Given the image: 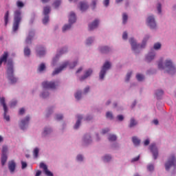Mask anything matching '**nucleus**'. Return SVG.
<instances>
[{
  "mask_svg": "<svg viewBox=\"0 0 176 176\" xmlns=\"http://www.w3.org/2000/svg\"><path fill=\"white\" fill-rule=\"evenodd\" d=\"M8 79L11 82V83H16L17 82V78L14 77V70H13V63L8 62V69H7Z\"/></svg>",
  "mask_w": 176,
  "mask_h": 176,
  "instance_id": "1",
  "label": "nucleus"
},
{
  "mask_svg": "<svg viewBox=\"0 0 176 176\" xmlns=\"http://www.w3.org/2000/svg\"><path fill=\"white\" fill-rule=\"evenodd\" d=\"M76 22V15L74 12H71L69 16V24L65 25L63 28V32H65V31H68V30H71L72 25L74 23Z\"/></svg>",
  "mask_w": 176,
  "mask_h": 176,
  "instance_id": "2",
  "label": "nucleus"
},
{
  "mask_svg": "<svg viewBox=\"0 0 176 176\" xmlns=\"http://www.w3.org/2000/svg\"><path fill=\"white\" fill-rule=\"evenodd\" d=\"M165 67L166 68H167L166 72H168V74H175V71H176L175 66H174L171 60H166Z\"/></svg>",
  "mask_w": 176,
  "mask_h": 176,
  "instance_id": "3",
  "label": "nucleus"
},
{
  "mask_svg": "<svg viewBox=\"0 0 176 176\" xmlns=\"http://www.w3.org/2000/svg\"><path fill=\"white\" fill-rule=\"evenodd\" d=\"M173 166H175V157L174 155H171L165 164V168L166 171H168V170H170Z\"/></svg>",
  "mask_w": 176,
  "mask_h": 176,
  "instance_id": "4",
  "label": "nucleus"
},
{
  "mask_svg": "<svg viewBox=\"0 0 176 176\" xmlns=\"http://www.w3.org/2000/svg\"><path fill=\"white\" fill-rule=\"evenodd\" d=\"M0 104L3 106V108L4 119H6V120H7V122H9V120H10V117L9 116L6 115V113H8V106H6V103L5 102V98H0Z\"/></svg>",
  "mask_w": 176,
  "mask_h": 176,
  "instance_id": "5",
  "label": "nucleus"
},
{
  "mask_svg": "<svg viewBox=\"0 0 176 176\" xmlns=\"http://www.w3.org/2000/svg\"><path fill=\"white\" fill-rule=\"evenodd\" d=\"M109 68H111V63H109V62L107 61L101 71H100V79H104V76H105V74H107V71H108V69H109Z\"/></svg>",
  "mask_w": 176,
  "mask_h": 176,
  "instance_id": "6",
  "label": "nucleus"
},
{
  "mask_svg": "<svg viewBox=\"0 0 176 176\" xmlns=\"http://www.w3.org/2000/svg\"><path fill=\"white\" fill-rule=\"evenodd\" d=\"M69 65V62L66 61L64 62L59 68L56 69L55 71L53 72L52 73V76H54V75H57V74H60V72H61V71H63V69H65V68H67V67H68Z\"/></svg>",
  "mask_w": 176,
  "mask_h": 176,
  "instance_id": "7",
  "label": "nucleus"
},
{
  "mask_svg": "<svg viewBox=\"0 0 176 176\" xmlns=\"http://www.w3.org/2000/svg\"><path fill=\"white\" fill-rule=\"evenodd\" d=\"M147 24L152 30L156 28V22L155 21V17H153V16H150L148 17Z\"/></svg>",
  "mask_w": 176,
  "mask_h": 176,
  "instance_id": "8",
  "label": "nucleus"
},
{
  "mask_svg": "<svg viewBox=\"0 0 176 176\" xmlns=\"http://www.w3.org/2000/svg\"><path fill=\"white\" fill-rule=\"evenodd\" d=\"M21 10H16L14 12V21L21 23Z\"/></svg>",
  "mask_w": 176,
  "mask_h": 176,
  "instance_id": "9",
  "label": "nucleus"
},
{
  "mask_svg": "<svg viewBox=\"0 0 176 176\" xmlns=\"http://www.w3.org/2000/svg\"><path fill=\"white\" fill-rule=\"evenodd\" d=\"M42 86L43 89H56V84L53 82L44 81Z\"/></svg>",
  "mask_w": 176,
  "mask_h": 176,
  "instance_id": "10",
  "label": "nucleus"
},
{
  "mask_svg": "<svg viewBox=\"0 0 176 176\" xmlns=\"http://www.w3.org/2000/svg\"><path fill=\"white\" fill-rule=\"evenodd\" d=\"M150 150L151 151L153 157L155 160L157 159V156H159V153L157 151V148L156 147V144H152L150 145Z\"/></svg>",
  "mask_w": 176,
  "mask_h": 176,
  "instance_id": "11",
  "label": "nucleus"
},
{
  "mask_svg": "<svg viewBox=\"0 0 176 176\" xmlns=\"http://www.w3.org/2000/svg\"><path fill=\"white\" fill-rule=\"evenodd\" d=\"M8 57H9V53L4 52V53L0 57V67H2V63L6 64L8 63Z\"/></svg>",
  "mask_w": 176,
  "mask_h": 176,
  "instance_id": "12",
  "label": "nucleus"
},
{
  "mask_svg": "<svg viewBox=\"0 0 176 176\" xmlns=\"http://www.w3.org/2000/svg\"><path fill=\"white\" fill-rule=\"evenodd\" d=\"M40 168H43L45 175L53 176V173L50 170H47V166H46L43 162L40 164Z\"/></svg>",
  "mask_w": 176,
  "mask_h": 176,
  "instance_id": "13",
  "label": "nucleus"
},
{
  "mask_svg": "<svg viewBox=\"0 0 176 176\" xmlns=\"http://www.w3.org/2000/svg\"><path fill=\"white\" fill-rule=\"evenodd\" d=\"M30 122V118L27 116L25 119L22 120L21 121V125L20 127L21 130H25V126L28 124Z\"/></svg>",
  "mask_w": 176,
  "mask_h": 176,
  "instance_id": "14",
  "label": "nucleus"
},
{
  "mask_svg": "<svg viewBox=\"0 0 176 176\" xmlns=\"http://www.w3.org/2000/svg\"><path fill=\"white\" fill-rule=\"evenodd\" d=\"M34 36H35V32H34V31H30L29 32L28 37L25 39V43L27 45H30V43H32V38H34Z\"/></svg>",
  "mask_w": 176,
  "mask_h": 176,
  "instance_id": "15",
  "label": "nucleus"
},
{
  "mask_svg": "<svg viewBox=\"0 0 176 176\" xmlns=\"http://www.w3.org/2000/svg\"><path fill=\"white\" fill-rule=\"evenodd\" d=\"M8 169L10 170L11 174L14 173V170H16V162L12 160L8 162Z\"/></svg>",
  "mask_w": 176,
  "mask_h": 176,
  "instance_id": "16",
  "label": "nucleus"
},
{
  "mask_svg": "<svg viewBox=\"0 0 176 176\" xmlns=\"http://www.w3.org/2000/svg\"><path fill=\"white\" fill-rule=\"evenodd\" d=\"M91 74H93V70L91 69L86 70L84 76L80 77V80H85V79H87V78L91 75Z\"/></svg>",
  "mask_w": 176,
  "mask_h": 176,
  "instance_id": "17",
  "label": "nucleus"
},
{
  "mask_svg": "<svg viewBox=\"0 0 176 176\" xmlns=\"http://www.w3.org/2000/svg\"><path fill=\"white\" fill-rule=\"evenodd\" d=\"M99 23H100V21L96 19L94 22H92L91 23H90L89 25V30L90 31H93V30H94L95 28H97V27H98Z\"/></svg>",
  "mask_w": 176,
  "mask_h": 176,
  "instance_id": "18",
  "label": "nucleus"
},
{
  "mask_svg": "<svg viewBox=\"0 0 176 176\" xmlns=\"http://www.w3.org/2000/svg\"><path fill=\"white\" fill-rule=\"evenodd\" d=\"M129 42L132 46L133 50H135L136 49H138V47H140V44H137V42H135V40H134V38H130Z\"/></svg>",
  "mask_w": 176,
  "mask_h": 176,
  "instance_id": "19",
  "label": "nucleus"
},
{
  "mask_svg": "<svg viewBox=\"0 0 176 176\" xmlns=\"http://www.w3.org/2000/svg\"><path fill=\"white\" fill-rule=\"evenodd\" d=\"M37 56L38 57H42L43 56H45L46 54V51L45 50V48L43 47H39L37 50Z\"/></svg>",
  "mask_w": 176,
  "mask_h": 176,
  "instance_id": "20",
  "label": "nucleus"
},
{
  "mask_svg": "<svg viewBox=\"0 0 176 176\" xmlns=\"http://www.w3.org/2000/svg\"><path fill=\"white\" fill-rule=\"evenodd\" d=\"M80 9L82 12H85V10H87V9H89V5H87V3L80 2Z\"/></svg>",
  "mask_w": 176,
  "mask_h": 176,
  "instance_id": "21",
  "label": "nucleus"
},
{
  "mask_svg": "<svg viewBox=\"0 0 176 176\" xmlns=\"http://www.w3.org/2000/svg\"><path fill=\"white\" fill-rule=\"evenodd\" d=\"M77 118H78V120L74 127L76 130L79 129V126H80V120L83 119V117L80 115L78 116Z\"/></svg>",
  "mask_w": 176,
  "mask_h": 176,
  "instance_id": "22",
  "label": "nucleus"
},
{
  "mask_svg": "<svg viewBox=\"0 0 176 176\" xmlns=\"http://www.w3.org/2000/svg\"><path fill=\"white\" fill-rule=\"evenodd\" d=\"M155 58V52H150L148 54L146 60L149 63L150 61H152Z\"/></svg>",
  "mask_w": 176,
  "mask_h": 176,
  "instance_id": "23",
  "label": "nucleus"
},
{
  "mask_svg": "<svg viewBox=\"0 0 176 176\" xmlns=\"http://www.w3.org/2000/svg\"><path fill=\"white\" fill-rule=\"evenodd\" d=\"M6 162H8V155L2 154L1 155V166H5V164H6Z\"/></svg>",
  "mask_w": 176,
  "mask_h": 176,
  "instance_id": "24",
  "label": "nucleus"
},
{
  "mask_svg": "<svg viewBox=\"0 0 176 176\" xmlns=\"http://www.w3.org/2000/svg\"><path fill=\"white\" fill-rule=\"evenodd\" d=\"M19 25H20V22L14 21L13 25H12V31L14 32H16V31H17V30H19Z\"/></svg>",
  "mask_w": 176,
  "mask_h": 176,
  "instance_id": "25",
  "label": "nucleus"
},
{
  "mask_svg": "<svg viewBox=\"0 0 176 176\" xmlns=\"http://www.w3.org/2000/svg\"><path fill=\"white\" fill-rule=\"evenodd\" d=\"M132 142L135 146H138V145H140L141 140H140L137 137L134 136L132 138Z\"/></svg>",
  "mask_w": 176,
  "mask_h": 176,
  "instance_id": "26",
  "label": "nucleus"
},
{
  "mask_svg": "<svg viewBox=\"0 0 176 176\" xmlns=\"http://www.w3.org/2000/svg\"><path fill=\"white\" fill-rule=\"evenodd\" d=\"M49 13H50V6H47L43 8V15L48 16Z\"/></svg>",
  "mask_w": 176,
  "mask_h": 176,
  "instance_id": "27",
  "label": "nucleus"
},
{
  "mask_svg": "<svg viewBox=\"0 0 176 176\" xmlns=\"http://www.w3.org/2000/svg\"><path fill=\"white\" fill-rule=\"evenodd\" d=\"M137 124H138L137 121H135V120L134 118H131L129 127H130V129H131V128L134 127L135 126H137Z\"/></svg>",
  "mask_w": 176,
  "mask_h": 176,
  "instance_id": "28",
  "label": "nucleus"
},
{
  "mask_svg": "<svg viewBox=\"0 0 176 176\" xmlns=\"http://www.w3.org/2000/svg\"><path fill=\"white\" fill-rule=\"evenodd\" d=\"M4 23L5 25H8V23H9V11H7L4 15Z\"/></svg>",
  "mask_w": 176,
  "mask_h": 176,
  "instance_id": "29",
  "label": "nucleus"
},
{
  "mask_svg": "<svg viewBox=\"0 0 176 176\" xmlns=\"http://www.w3.org/2000/svg\"><path fill=\"white\" fill-rule=\"evenodd\" d=\"M148 39H149V36H146L143 41H142V43L140 45L141 49H144V47H145V45H146V41H148Z\"/></svg>",
  "mask_w": 176,
  "mask_h": 176,
  "instance_id": "30",
  "label": "nucleus"
},
{
  "mask_svg": "<svg viewBox=\"0 0 176 176\" xmlns=\"http://www.w3.org/2000/svg\"><path fill=\"white\" fill-rule=\"evenodd\" d=\"M91 137L89 135H86L85 136H84V142H85V144H89L91 142V140H90Z\"/></svg>",
  "mask_w": 176,
  "mask_h": 176,
  "instance_id": "31",
  "label": "nucleus"
},
{
  "mask_svg": "<svg viewBox=\"0 0 176 176\" xmlns=\"http://www.w3.org/2000/svg\"><path fill=\"white\" fill-rule=\"evenodd\" d=\"M128 19H129V16H127V14L124 13L122 14V23H123V24H126L127 23Z\"/></svg>",
  "mask_w": 176,
  "mask_h": 176,
  "instance_id": "32",
  "label": "nucleus"
},
{
  "mask_svg": "<svg viewBox=\"0 0 176 176\" xmlns=\"http://www.w3.org/2000/svg\"><path fill=\"white\" fill-rule=\"evenodd\" d=\"M110 49L108 47H100V52L101 53H108L109 52Z\"/></svg>",
  "mask_w": 176,
  "mask_h": 176,
  "instance_id": "33",
  "label": "nucleus"
},
{
  "mask_svg": "<svg viewBox=\"0 0 176 176\" xmlns=\"http://www.w3.org/2000/svg\"><path fill=\"white\" fill-rule=\"evenodd\" d=\"M45 69H46V66L45 65V63H41L38 67V71L39 72H42V71H45Z\"/></svg>",
  "mask_w": 176,
  "mask_h": 176,
  "instance_id": "34",
  "label": "nucleus"
},
{
  "mask_svg": "<svg viewBox=\"0 0 176 176\" xmlns=\"http://www.w3.org/2000/svg\"><path fill=\"white\" fill-rule=\"evenodd\" d=\"M136 79L139 81V82H142V80L144 79V75L142 74H137L136 75Z\"/></svg>",
  "mask_w": 176,
  "mask_h": 176,
  "instance_id": "35",
  "label": "nucleus"
},
{
  "mask_svg": "<svg viewBox=\"0 0 176 176\" xmlns=\"http://www.w3.org/2000/svg\"><path fill=\"white\" fill-rule=\"evenodd\" d=\"M16 6L19 9H21V8H24V3H23V1H16Z\"/></svg>",
  "mask_w": 176,
  "mask_h": 176,
  "instance_id": "36",
  "label": "nucleus"
},
{
  "mask_svg": "<svg viewBox=\"0 0 176 176\" xmlns=\"http://www.w3.org/2000/svg\"><path fill=\"white\" fill-rule=\"evenodd\" d=\"M24 54L25 56H30V54H31V50H30V48L28 47H25L24 49Z\"/></svg>",
  "mask_w": 176,
  "mask_h": 176,
  "instance_id": "37",
  "label": "nucleus"
},
{
  "mask_svg": "<svg viewBox=\"0 0 176 176\" xmlns=\"http://www.w3.org/2000/svg\"><path fill=\"white\" fill-rule=\"evenodd\" d=\"M164 92L163 90H158L156 91L155 95L157 96V98H160L161 96H163Z\"/></svg>",
  "mask_w": 176,
  "mask_h": 176,
  "instance_id": "38",
  "label": "nucleus"
},
{
  "mask_svg": "<svg viewBox=\"0 0 176 176\" xmlns=\"http://www.w3.org/2000/svg\"><path fill=\"white\" fill-rule=\"evenodd\" d=\"M82 98V92L81 91H77L75 94V98L78 100H80Z\"/></svg>",
  "mask_w": 176,
  "mask_h": 176,
  "instance_id": "39",
  "label": "nucleus"
},
{
  "mask_svg": "<svg viewBox=\"0 0 176 176\" xmlns=\"http://www.w3.org/2000/svg\"><path fill=\"white\" fill-rule=\"evenodd\" d=\"M33 155L35 158L38 157V155H39V148H35L33 151Z\"/></svg>",
  "mask_w": 176,
  "mask_h": 176,
  "instance_id": "40",
  "label": "nucleus"
},
{
  "mask_svg": "<svg viewBox=\"0 0 176 176\" xmlns=\"http://www.w3.org/2000/svg\"><path fill=\"white\" fill-rule=\"evenodd\" d=\"M50 133H52V129L50 128H45L44 131H43V135H47Z\"/></svg>",
  "mask_w": 176,
  "mask_h": 176,
  "instance_id": "41",
  "label": "nucleus"
},
{
  "mask_svg": "<svg viewBox=\"0 0 176 176\" xmlns=\"http://www.w3.org/2000/svg\"><path fill=\"white\" fill-rule=\"evenodd\" d=\"M153 47L155 50H159V49L162 47V44H160V43H155Z\"/></svg>",
  "mask_w": 176,
  "mask_h": 176,
  "instance_id": "42",
  "label": "nucleus"
},
{
  "mask_svg": "<svg viewBox=\"0 0 176 176\" xmlns=\"http://www.w3.org/2000/svg\"><path fill=\"white\" fill-rule=\"evenodd\" d=\"M116 135H110L109 137V141H116Z\"/></svg>",
  "mask_w": 176,
  "mask_h": 176,
  "instance_id": "43",
  "label": "nucleus"
},
{
  "mask_svg": "<svg viewBox=\"0 0 176 176\" xmlns=\"http://www.w3.org/2000/svg\"><path fill=\"white\" fill-rule=\"evenodd\" d=\"M43 24H47V23H49V15H45L43 19Z\"/></svg>",
  "mask_w": 176,
  "mask_h": 176,
  "instance_id": "44",
  "label": "nucleus"
},
{
  "mask_svg": "<svg viewBox=\"0 0 176 176\" xmlns=\"http://www.w3.org/2000/svg\"><path fill=\"white\" fill-rule=\"evenodd\" d=\"M112 159V157H111V155H105L104 157V162H110V160Z\"/></svg>",
  "mask_w": 176,
  "mask_h": 176,
  "instance_id": "45",
  "label": "nucleus"
},
{
  "mask_svg": "<svg viewBox=\"0 0 176 176\" xmlns=\"http://www.w3.org/2000/svg\"><path fill=\"white\" fill-rule=\"evenodd\" d=\"M1 152H2V155H6V152H8V146H3L1 150Z\"/></svg>",
  "mask_w": 176,
  "mask_h": 176,
  "instance_id": "46",
  "label": "nucleus"
},
{
  "mask_svg": "<svg viewBox=\"0 0 176 176\" xmlns=\"http://www.w3.org/2000/svg\"><path fill=\"white\" fill-rule=\"evenodd\" d=\"M98 1V0H92V3H91V5L92 9H96V6L97 5V1Z\"/></svg>",
  "mask_w": 176,
  "mask_h": 176,
  "instance_id": "47",
  "label": "nucleus"
},
{
  "mask_svg": "<svg viewBox=\"0 0 176 176\" xmlns=\"http://www.w3.org/2000/svg\"><path fill=\"white\" fill-rule=\"evenodd\" d=\"M106 117L107 118V119H113V116L112 115V113L109 111L107 113Z\"/></svg>",
  "mask_w": 176,
  "mask_h": 176,
  "instance_id": "48",
  "label": "nucleus"
},
{
  "mask_svg": "<svg viewBox=\"0 0 176 176\" xmlns=\"http://www.w3.org/2000/svg\"><path fill=\"white\" fill-rule=\"evenodd\" d=\"M158 68H159V69H164V66H163L162 60H161L158 63Z\"/></svg>",
  "mask_w": 176,
  "mask_h": 176,
  "instance_id": "49",
  "label": "nucleus"
},
{
  "mask_svg": "<svg viewBox=\"0 0 176 176\" xmlns=\"http://www.w3.org/2000/svg\"><path fill=\"white\" fill-rule=\"evenodd\" d=\"M59 5H61V1L57 0L54 1V6H55V8H57Z\"/></svg>",
  "mask_w": 176,
  "mask_h": 176,
  "instance_id": "50",
  "label": "nucleus"
},
{
  "mask_svg": "<svg viewBox=\"0 0 176 176\" xmlns=\"http://www.w3.org/2000/svg\"><path fill=\"white\" fill-rule=\"evenodd\" d=\"M78 65V62H74L73 63L69 65V68L72 69L73 68H75Z\"/></svg>",
  "mask_w": 176,
  "mask_h": 176,
  "instance_id": "51",
  "label": "nucleus"
},
{
  "mask_svg": "<svg viewBox=\"0 0 176 176\" xmlns=\"http://www.w3.org/2000/svg\"><path fill=\"white\" fill-rule=\"evenodd\" d=\"M131 74L132 72L127 73L126 78V82H129L130 80V78H131Z\"/></svg>",
  "mask_w": 176,
  "mask_h": 176,
  "instance_id": "52",
  "label": "nucleus"
},
{
  "mask_svg": "<svg viewBox=\"0 0 176 176\" xmlns=\"http://www.w3.org/2000/svg\"><path fill=\"white\" fill-rule=\"evenodd\" d=\"M154 168L155 167L152 164H150L147 166V169L148 170V171H153Z\"/></svg>",
  "mask_w": 176,
  "mask_h": 176,
  "instance_id": "53",
  "label": "nucleus"
},
{
  "mask_svg": "<svg viewBox=\"0 0 176 176\" xmlns=\"http://www.w3.org/2000/svg\"><path fill=\"white\" fill-rule=\"evenodd\" d=\"M49 96V92H43L42 94H41V97L43 98H46V97H48Z\"/></svg>",
  "mask_w": 176,
  "mask_h": 176,
  "instance_id": "54",
  "label": "nucleus"
},
{
  "mask_svg": "<svg viewBox=\"0 0 176 176\" xmlns=\"http://www.w3.org/2000/svg\"><path fill=\"white\" fill-rule=\"evenodd\" d=\"M93 38H89L87 40V45H91L93 43Z\"/></svg>",
  "mask_w": 176,
  "mask_h": 176,
  "instance_id": "55",
  "label": "nucleus"
},
{
  "mask_svg": "<svg viewBox=\"0 0 176 176\" xmlns=\"http://www.w3.org/2000/svg\"><path fill=\"white\" fill-rule=\"evenodd\" d=\"M157 12L159 14L162 13V4H160V3H158Z\"/></svg>",
  "mask_w": 176,
  "mask_h": 176,
  "instance_id": "56",
  "label": "nucleus"
},
{
  "mask_svg": "<svg viewBox=\"0 0 176 176\" xmlns=\"http://www.w3.org/2000/svg\"><path fill=\"white\" fill-rule=\"evenodd\" d=\"M63 115L58 114L56 115V120H63Z\"/></svg>",
  "mask_w": 176,
  "mask_h": 176,
  "instance_id": "57",
  "label": "nucleus"
},
{
  "mask_svg": "<svg viewBox=\"0 0 176 176\" xmlns=\"http://www.w3.org/2000/svg\"><path fill=\"white\" fill-rule=\"evenodd\" d=\"M117 119H118L120 120V122H122V120H123V119H124V117H123L122 115H119L117 116Z\"/></svg>",
  "mask_w": 176,
  "mask_h": 176,
  "instance_id": "58",
  "label": "nucleus"
},
{
  "mask_svg": "<svg viewBox=\"0 0 176 176\" xmlns=\"http://www.w3.org/2000/svg\"><path fill=\"white\" fill-rule=\"evenodd\" d=\"M77 160H78V162H82V161L83 160V157H82V155H78L77 156Z\"/></svg>",
  "mask_w": 176,
  "mask_h": 176,
  "instance_id": "59",
  "label": "nucleus"
},
{
  "mask_svg": "<svg viewBox=\"0 0 176 176\" xmlns=\"http://www.w3.org/2000/svg\"><path fill=\"white\" fill-rule=\"evenodd\" d=\"M138 160H140V155H138V157L133 158L131 160V162H138Z\"/></svg>",
  "mask_w": 176,
  "mask_h": 176,
  "instance_id": "60",
  "label": "nucleus"
},
{
  "mask_svg": "<svg viewBox=\"0 0 176 176\" xmlns=\"http://www.w3.org/2000/svg\"><path fill=\"white\" fill-rule=\"evenodd\" d=\"M21 164H22V169H24L27 167V162H21Z\"/></svg>",
  "mask_w": 176,
  "mask_h": 176,
  "instance_id": "61",
  "label": "nucleus"
},
{
  "mask_svg": "<svg viewBox=\"0 0 176 176\" xmlns=\"http://www.w3.org/2000/svg\"><path fill=\"white\" fill-rule=\"evenodd\" d=\"M25 112V110L24 109V108H21L19 110V115H23V113Z\"/></svg>",
  "mask_w": 176,
  "mask_h": 176,
  "instance_id": "62",
  "label": "nucleus"
},
{
  "mask_svg": "<svg viewBox=\"0 0 176 176\" xmlns=\"http://www.w3.org/2000/svg\"><path fill=\"white\" fill-rule=\"evenodd\" d=\"M103 3L104 6H108L109 5V0H104Z\"/></svg>",
  "mask_w": 176,
  "mask_h": 176,
  "instance_id": "63",
  "label": "nucleus"
},
{
  "mask_svg": "<svg viewBox=\"0 0 176 176\" xmlns=\"http://www.w3.org/2000/svg\"><path fill=\"white\" fill-rule=\"evenodd\" d=\"M109 131V129L107 128V129H102V133L103 134H107V133H108Z\"/></svg>",
  "mask_w": 176,
  "mask_h": 176,
  "instance_id": "64",
  "label": "nucleus"
}]
</instances>
